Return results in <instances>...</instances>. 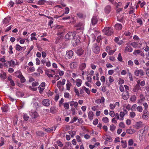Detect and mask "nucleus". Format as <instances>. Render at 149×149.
Returning <instances> with one entry per match:
<instances>
[{"mask_svg":"<svg viewBox=\"0 0 149 149\" xmlns=\"http://www.w3.org/2000/svg\"><path fill=\"white\" fill-rule=\"evenodd\" d=\"M103 33L105 35L108 36H111L113 33V29L111 27H105L102 30Z\"/></svg>","mask_w":149,"mask_h":149,"instance_id":"obj_1","label":"nucleus"},{"mask_svg":"<svg viewBox=\"0 0 149 149\" xmlns=\"http://www.w3.org/2000/svg\"><path fill=\"white\" fill-rule=\"evenodd\" d=\"M4 65L7 67H11L14 68L16 65L15 61L13 60L7 61L3 64Z\"/></svg>","mask_w":149,"mask_h":149,"instance_id":"obj_2","label":"nucleus"},{"mask_svg":"<svg viewBox=\"0 0 149 149\" xmlns=\"http://www.w3.org/2000/svg\"><path fill=\"white\" fill-rule=\"evenodd\" d=\"M56 29L58 30L57 35L58 36L62 35L64 32L65 29L62 26L58 25L56 26Z\"/></svg>","mask_w":149,"mask_h":149,"instance_id":"obj_3","label":"nucleus"},{"mask_svg":"<svg viewBox=\"0 0 149 149\" xmlns=\"http://www.w3.org/2000/svg\"><path fill=\"white\" fill-rule=\"evenodd\" d=\"M75 36V33L73 32H70L66 34L65 36V40H68L73 38V37Z\"/></svg>","mask_w":149,"mask_h":149,"instance_id":"obj_4","label":"nucleus"},{"mask_svg":"<svg viewBox=\"0 0 149 149\" xmlns=\"http://www.w3.org/2000/svg\"><path fill=\"white\" fill-rule=\"evenodd\" d=\"M100 47L98 44L95 43L93 45V50L94 53L96 54L99 53L100 51Z\"/></svg>","mask_w":149,"mask_h":149,"instance_id":"obj_5","label":"nucleus"},{"mask_svg":"<svg viewBox=\"0 0 149 149\" xmlns=\"http://www.w3.org/2000/svg\"><path fill=\"white\" fill-rule=\"evenodd\" d=\"M80 42V40L77 37L74 36L72 39V44L74 46H76Z\"/></svg>","mask_w":149,"mask_h":149,"instance_id":"obj_6","label":"nucleus"},{"mask_svg":"<svg viewBox=\"0 0 149 149\" xmlns=\"http://www.w3.org/2000/svg\"><path fill=\"white\" fill-rule=\"evenodd\" d=\"M149 117V112L148 110H144L142 116V118L143 119L147 120Z\"/></svg>","mask_w":149,"mask_h":149,"instance_id":"obj_7","label":"nucleus"},{"mask_svg":"<svg viewBox=\"0 0 149 149\" xmlns=\"http://www.w3.org/2000/svg\"><path fill=\"white\" fill-rule=\"evenodd\" d=\"M74 52L72 50L67 51L66 53V58L70 59L72 58L73 56Z\"/></svg>","mask_w":149,"mask_h":149,"instance_id":"obj_8","label":"nucleus"},{"mask_svg":"<svg viewBox=\"0 0 149 149\" xmlns=\"http://www.w3.org/2000/svg\"><path fill=\"white\" fill-rule=\"evenodd\" d=\"M134 74L135 76H138L139 74L141 76H143L144 73L143 70L142 69L136 70L134 71Z\"/></svg>","mask_w":149,"mask_h":149,"instance_id":"obj_9","label":"nucleus"},{"mask_svg":"<svg viewBox=\"0 0 149 149\" xmlns=\"http://www.w3.org/2000/svg\"><path fill=\"white\" fill-rule=\"evenodd\" d=\"M65 79H62V81H58L57 85L58 88L60 89L61 88V86L62 85H63L65 84Z\"/></svg>","mask_w":149,"mask_h":149,"instance_id":"obj_10","label":"nucleus"},{"mask_svg":"<svg viewBox=\"0 0 149 149\" xmlns=\"http://www.w3.org/2000/svg\"><path fill=\"white\" fill-rule=\"evenodd\" d=\"M71 107H72L74 106V107L77 110L78 107V103L77 102H74V101H71L69 102Z\"/></svg>","mask_w":149,"mask_h":149,"instance_id":"obj_11","label":"nucleus"},{"mask_svg":"<svg viewBox=\"0 0 149 149\" xmlns=\"http://www.w3.org/2000/svg\"><path fill=\"white\" fill-rule=\"evenodd\" d=\"M11 18L10 17H7L3 19V23L4 25H8L10 22Z\"/></svg>","mask_w":149,"mask_h":149,"instance_id":"obj_12","label":"nucleus"},{"mask_svg":"<svg viewBox=\"0 0 149 149\" xmlns=\"http://www.w3.org/2000/svg\"><path fill=\"white\" fill-rule=\"evenodd\" d=\"M140 99L138 100L137 103L139 104H141L142 102H144L146 100V98L144 95L141 94L139 95Z\"/></svg>","mask_w":149,"mask_h":149,"instance_id":"obj_13","label":"nucleus"},{"mask_svg":"<svg viewBox=\"0 0 149 149\" xmlns=\"http://www.w3.org/2000/svg\"><path fill=\"white\" fill-rule=\"evenodd\" d=\"M42 104L44 106L48 107L50 104V101L48 99H44L42 102Z\"/></svg>","mask_w":149,"mask_h":149,"instance_id":"obj_14","label":"nucleus"},{"mask_svg":"<svg viewBox=\"0 0 149 149\" xmlns=\"http://www.w3.org/2000/svg\"><path fill=\"white\" fill-rule=\"evenodd\" d=\"M123 98L124 100H127L129 97V93L128 91H125V94L123 93L122 94Z\"/></svg>","mask_w":149,"mask_h":149,"instance_id":"obj_15","label":"nucleus"},{"mask_svg":"<svg viewBox=\"0 0 149 149\" xmlns=\"http://www.w3.org/2000/svg\"><path fill=\"white\" fill-rule=\"evenodd\" d=\"M111 10V7L109 5L107 6L104 8V11L105 13L109 14Z\"/></svg>","mask_w":149,"mask_h":149,"instance_id":"obj_16","label":"nucleus"},{"mask_svg":"<svg viewBox=\"0 0 149 149\" xmlns=\"http://www.w3.org/2000/svg\"><path fill=\"white\" fill-rule=\"evenodd\" d=\"M30 114L32 118H36L38 116V113L36 111L31 112Z\"/></svg>","mask_w":149,"mask_h":149,"instance_id":"obj_17","label":"nucleus"},{"mask_svg":"<svg viewBox=\"0 0 149 149\" xmlns=\"http://www.w3.org/2000/svg\"><path fill=\"white\" fill-rule=\"evenodd\" d=\"M98 19L97 16H94L91 19V22L93 25H95L97 22Z\"/></svg>","mask_w":149,"mask_h":149,"instance_id":"obj_18","label":"nucleus"},{"mask_svg":"<svg viewBox=\"0 0 149 149\" xmlns=\"http://www.w3.org/2000/svg\"><path fill=\"white\" fill-rule=\"evenodd\" d=\"M54 128V130H55L56 128V127H53L51 128H49L47 129L44 128L43 129V130L46 131L47 132H50L53 130Z\"/></svg>","mask_w":149,"mask_h":149,"instance_id":"obj_19","label":"nucleus"},{"mask_svg":"<svg viewBox=\"0 0 149 149\" xmlns=\"http://www.w3.org/2000/svg\"><path fill=\"white\" fill-rule=\"evenodd\" d=\"M86 67V64L85 63L80 64L79 67V69L80 70H84Z\"/></svg>","mask_w":149,"mask_h":149,"instance_id":"obj_20","label":"nucleus"},{"mask_svg":"<svg viewBox=\"0 0 149 149\" xmlns=\"http://www.w3.org/2000/svg\"><path fill=\"white\" fill-rule=\"evenodd\" d=\"M141 124L142 122H141L140 121L137 122L136 124L134 125H133V127L136 129L142 127Z\"/></svg>","mask_w":149,"mask_h":149,"instance_id":"obj_21","label":"nucleus"},{"mask_svg":"<svg viewBox=\"0 0 149 149\" xmlns=\"http://www.w3.org/2000/svg\"><path fill=\"white\" fill-rule=\"evenodd\" d=\"M124 50L125 52H131L133 51V49L130 46H126L125 47Z\"/></svg>","mask_w":149,"mask_h":149,"instance_id":"obj_22","label":"nucleus"},{"mask_svg":"<svg viewBox=\"0 0 149 149\" xmlns=\"http://www.w3.org/2000/svg\"><path fill=\"white\" fill-rule=\"evenodd\" d=\"M130 45L134 48L136 49L138 47L139 44L138 42H131Z\"/></svg>","mask_w":149,"mask_h":149,"instance_id":"obj_23","label":"nucleus"},{"mask_svg":"<svg viewBox=\"0 0 149 149\" xmlns=\"http://www.w3.org/2000/svg\"><path fill=\"white\" fill-rule=\"evenodd\" d=\"M6 73L4 72H3L2 74H0V78L3 80L6 79Z\"/></svg>","mask_w":149,"mask_h":149,"instance_id":"obj_24","label":"nucleus"},{"mask_svg":"<svg viewBox=\"0 0 149 149\" xmlns=\"http://www.w3.org/2000/svg\"><path fill=\"white\" fill-rule=\"evenodd\" d=\"M93 112L91 111H90L88 113V118L91 120H92L93 119Z\"/></svg>","mask_w":149,"mask_h":149,"instance_id":"obj_25","label":"nucleus"},{"mask_svg":"<svg viewBox=\"0 0 149 149\" xmlns=\"http://www.w3.org/2000/svg\"><path fill=\"white\" fill-rule=\"evenodd\" d=\"M115 27L116 30H121L122 29L123 26L121 24L117 23L116 24Z\"/></svg>","mask_w":149,"mask_h":149,"instance_id":"obj_26","label":"nucleus"},{"mask_svg":"<svg viewBox=\"0 0 149 149\" xmlns=\"http://www.w3.org/2000/svg\"><path fill=\"white\" fill-rule=\"evenodd\" d=\"M25 47H22L18 44H16L15 46V49L18 51H20L22 50Z\"/></svg>","mask_w":149,"mask_h":149,"instance_id":"obj_27","label":"nucleus"},{"mask_svg":"<svg viewBox=\"0 0 149 149\" xmlns=\"http://www.w3.org/2000/svg\"><path fill=\"white\" fill-rule=\"evenodd\" d=\"M36 35V33L34 32L32 33L31 34V41H32L34 40H37V39L35 37Z\"/></svg>","mask_w":149,"mask_h":149,"instance_id":"obj_28","label":"nucleus"},{"mask_svg":"<svg viewBox=\"0 0 149 149\" xmlns=\"http://www.w3.org/2000/svg\"><path fill=\"white\" fill-rule=\"evenodd\" d=\"M70 65L71 68H75L77 67V64L76 62L71 63H70Z\"/></svg>","mask_w":149,"mask_h":149,"instance_id":"obj_29","label":"nucleus"},{"mask_svg":"<svg viewBox=\"0 0 149 149\" xmlns=\"http://www.w3.org/2000/svg\"><path fill=\"white\" fill-rule=\"evenodd\" d=\"M56 107L55 106L51 107L50 109V112L52 113H54L56 112Z\"/></svg>","mask_w":149,"mask_h":149,"instance_id":"obj_30","label":"nucleus"},{"mask_svg":"<svg viewBox=\"0 0 149 149\" xmlns=\"http://www.w3.org/2000/svg\"><path fill=\"white\" fill-rule=\"evenodd\" d=\"M84 51L81 49H77L76 51V53L77 55L80 56L83 53Z\"/></svg>","mask_w":149,"mask_h":149,"instance_id":"obj_31","label":"nucleus"},{"mask_svg":"<svg viewBox=\"0 0 149 149\" xmlns=\"http://www.w3.org/2000/svg\"><path fill=\"white\" fill-rule=\"evenodd\" d=\"M126 132L128 134H132L134 133L135 131L133 129H130L127 130Z\"/></svg>","mask_w":149,"mask_h":149,"instance_id":"obj_32","label":"nucleus"},{"mask_svg":"<svg viewBox=\"0 0 149 149\" xmlns=\"http://www.w3.org/2000/svg\"><path fill=\"white\" fill-rule=\"evenodd\" d=\"M36 134L38 136L41 137L43 136L44 135L43 132L40 131H37L36 132Z\"/></svg>","mask_w":149,"mask_h":149,"instance_id":"obj_33","label":"nucleus"},{"mask_svg":"<svg viewBox=\"0 0 149 149\" xmlns=\"http://www.w3.org/2000/svg\"><path fill=\"white\" fill-rule=\"evenodd\" d=\"M76 85L78 87H79L81 86L82 83V80L80 79H77L76 80Z\"/></svg>","mask_w":149,"mask_h":149,"instance_id":"obj_34","label":"nucleus"},{"mask_svg":"<svg viewBox=\"0 0 149 149\" xmlns=\"http://www.w3.org/2000/svg\"><path fill=\"white\" fill-rule=\"evenodd\" d=\"M119 115L120 117V120H123L124 117L125 115V112L120 111Z\"/></svg>","mask_w":149,"mask_h":149,"instance_id":"obj_35","label":"nucleus"},{"mask_svg":"<svg viewBox=\"0 0 149 149\" xmlns=\"http://www.w3.org/2000/svg\"><path fill=\"white\" fill-rule=\"evenodd\" d=\"M140 86L136 85L133 88L132 91L134 92H137L140 89Z\"/></svg>","mask_w":149,"mask_h":149,"instance_id":"obj_36","label":"nucleus"},{"mask_svg":"<svg viewBox=\"0 0 149 149\" xmlns=\"http://www.w3.org/2000/svg\"><path fill=\"white\" fill-rule=\"evenodd\" d=\"M15 74L16 77L19 79L23 76L21 72L19 71L15 72Z\"/></svg>","mask_w":149,"mask_h":149,"instance_id":"obj_37","label":"nucleus"},{"mask_svg":"<svg viewBox=\"0 0 149 149\" xmlns=\"http://www.w3.org/2000/svg\"><path fill=\"white\" fill-rule=\"evenodd\" d=\"M82 89L84 90L85 92H86L87 94H90V92L89 89L88 88H86L85 86H84L82 87Z\"/></svg>","mask_w":149,"mask_h":149,"instance_id":"obj_38","label":"nucleus"},{"mask_svg":"<svg viewBox=\"0 0 149 149\" xmlns=\"http://www.w3.org/2000/svg\"><path fill=\"white\" fill-rule=\"evenodd\" d=\"M68 133L71 135L72 137H73L76 133V131H69Z\"/></svg>","mask_w":149,"mask_h":149,"instance_id":"obj_39","label":"nucleus"},{"mask_svg":"<svg viewBox=\"0 0 149 149\" xmlns=\"http://www.w3.org/2000/svg\"><path fill=\"white\" fill-rule=\"evenodd\" d=\"M1 109L4 112H7L8 110V107L6 106H2Z\"/></svg>","mask_w":149,"mask_h":149,"instance_id":"obj_40","label":"nucleus"},{"mask_svg":"<svg viewBox=\"0 0 149 149\" xmlns=\"http://www.w3.org/2000/svg\"><path fill=\"white\" fill-rule=\"evenodd\" d=\"M47 1L45 0H41L38 2V4L39 5H42L45 4Z\"/></svg>","mask_w":149,"mask_h":149,"instance_id":"obj_41","label":"nucleus"},{"mask_svg":"<svg viewBox=\"0 0 149 149\" xmlns=\"http://www.w3.org/2000/svg\"><path fill=\"white\" fill-rule=\"evenodd\" d=\"M137 105L136 104H134L131 107L130 110L132 111H136Z\"/></svg>","mask_w":149,"mask_h":149,"instance_id":"obj_42","label":"nucleus"},{"mask_svg":"<svg viewBox=\"0 0 149 149\" xmlns=\"http://www.w3.org/2000/svg\"><path fill=\"white\" fill-rule=\"evenodd\" d=\"M136 109L138 111L140 112H142L143 110V109L142 107L141 106H139L136 107Z\"/></svg>","mask_w":149,"mask_h":149,"instance_id":"obj_43","label":"nucleus"},{"mask_svg":"<svg viewBox=\"0 0 149 149\" xmlns=\"http://www.w3.org/2000/svg\"><path fill=\"white\" fill-rule=\"evenodd\" d=\"M124 34L127 36H131V37L132 36L131 33L129 31H125L124 32Z\"/></svg>","mask_w":149,"mask_h":149,"instance_id":"obj_44","label":"nucleus"},{"mask_svg":"<svg viewBox=\"0 0 149 149\" xmlns=\"http://www.w3.org/2000/svg\"><path fill=\"white\" fill-rule=\"evenodd\" d=\"M63 105L65 109H68L69 108V103L65 102L64 103Z\"/></svg>","mask_w":149,"mask_h":149,"instance_id":"obj_45","label":"nucleus"},{"mask_svg":"<svg viewBox=\"0 0 149 149\" xmlns=\"http://www.w3.org/2000/svg\"><path fill=\"white\" fill-rule=\"evenodd\" d=\"M29 117L28 116L27 114L24 113L23 116V118L25 121H27L29 119Z\"/></svg>","mask_w":149,"mask_h":149,"instance_id":"obj_46","label":"nucleus"},{"mask_svg":"<svg viewBox=\"0 0 149 149\" xmlns=\"http://www.w3.org/2000/svg\"><path fill=\"white\" fill-rule=\"evenodd\" d=\"M140 50L135 49L134 50L133 54L135 56H136L138 54H139L140 53Z\"/></svg>","mask_w":149,"mask_h":149,"instance_id":"obj_47","label":"nucleus"},{"mask_svg":"<svg viewBox=\"0 0 149 149\" xmlns=\"http://www.w3.org/2000/svg\"><path fill=\"white\" fill-rule=\"evenodd\" d=\"M68 83L66 84L67 89L69 90L70 89V86H71L70 83L69 81H68Z\"/></svg>","mask_w":149,"mask_h":149,"instance_id":"obj_48","label":"nucleus"},{"mask_svg":"<svg viewBox=\"0 0 149 149\" xmlns=\"http://www.w3.org/2000/svg\"><path fill=\"white\" fill-rule=\"evenodd\" d=\"M13 47L12 45H10L9 46L8 49L9 51H8V52L9 53L11 54H12L13 53Z\"/></svg>","mask_w":149,"mask_h":149,"instance_id":"obj_49","label":"nucleus"},{"mask_svg":"<svg viewBox=\"0 0 149 149\" xmlns=\"http://www.w3.org/2000/svg\"><path fill=\"white\" fill-rule=\"evenodd\" d=\"M116 128V127L114 125H112L110 126V130L111 131L113 132L115 129Z\"/></svg>","mask_w":149,"mask_h":149,"instance_id":"obj_50","label":"nucleus"},{"mask_svg":"<svg viewBox=\"0 0 149 149\" xmlns=\"http://www.w3.org/2000/svg\"><path fill=\"white\" fill-rule=\"evenodd\" d=\"M136 99V97L134 95L132 96L130 98V100L132 102H134Z\"/></svg>","mask_w":149,"mask_h":149,"instance_id":"obj_51","label":"nucleus"},{"mask_svg":"<svg viewBox=\"0 0 149 149\" xmlns=\"http://www.w3.org/2000/svg\"><path fill=\"white\" fill-rule=\"evenodd\" d=\"M102 120L105 123H107L109 121V119L107 117L103 118L102 119Z\"/></svg>","mask_w":149,"mask_h":149,"instance_id":"obj_52","label":"nucleus"},{"mask_svg":"<svg viewBox=\"0 0 149 149\" xmlns=\"http://www.w3.org/2000/svg\"><path fill=\"white\" fill-rule=\"evenodd\" d=\"M136 116V114L134 112L132 111L130 112V116L132 118H134Z\"/></svg>","mask_w":149,"mask_h":149,"instance_id":"obj_53","label":"nucleus"},{"mask_svg":"<svg viewBox=\"0 0 149 149\" xmlns=\"http://www.w3.org/2000/svg\"><path fill=\"white\" fill-rule=\"evenodd\" d=\"M56 143H57L59 147H61L63 146V144L60 141L58 140L56 141Z\"/></svg>","mask_w":149,"mask_h":149,"instance_id":"obj_54","label":"nucleus"},{"mask_svg":"<svg viewBox=\"0 0 149 149\" xmlns=\"http://www.w3.org/2000/svg\"><path fill=\"white\" fill-rule=\"evenodd\" d=\"M148 126H145L143 130V133H147L148 130Z\"/></svg>","mask_w":149,"mask_h":149,"instance_id":"obj_55","label":"nucleus"},{"mask_svg":"<svg viewBox=\"0 0 149 149\" xmlns=\"http://www.w3.org/2000/svg\"><path fill=\"white\" fill-rule=\"evenodd\" d=\"M76 109L75 107H71V111L72 112V114L73 115H74L76 113Z\"/></svg>","mask_w":149,"mask_h":149,"instance_id":"obj_56","label":"nucleus"},{"mask_svg":"<svg viewBox=\"0 0 149 149\" xmlns=\"http://www.w3.org/2000/svg\"><path fill=\"white\" fill-rule=\"evenodd\" d=\"M27 67L29 68V70L31 72H34L35 70V69L34 67H29L28 66H26Z\"/></svg>","mask_w":149,"mask_h":149,"instance_id":"obj_57","label":"nucleus"},{"mask_svg":"<svg viewBox=\"0 0 149 149\" xmlns=\"http://www.w3.org/2000/svg\"><path fill=\"white\" fill-rule=\"evenodd\" d=\"M105 139L106 141H108L109 142H111L112 141V139L110 136L106 137Z\"/></svg>","mask_w":149,"mask_h":149,"instance_id":"obj_58","label":"nucleus"},{"mask_svg":"<svg viewBox=\"0 0 149 149\" xmlns=\"http://www.w3.org/2000/svg\"><path fill=\"white\" fill-rule=\"evenodd\" d=\"M70 11L69 8L68 7H66L65 8L64 13L66 14H68Z\"/></svg>","mask_w":149,"mask_h":149,"instance_id":"obj_59","label":"nucleus"},{"mask_svg":"<svg viewBox=\"0 0 149 149\" xmlns=\"http://www.w3.org/2000/svg\"><path fill=\"white\" fill-rule=\"evenodd\" d=\"M117 58L118 60L120 61H122V58L121 56V54L120 53H119L118 54Z\"/></svg>","mask_w":149,"mask_h":149,"instance_id":"obj_60","label":"nucleus"},{"mask_svg":"<svg viewBox=\"0 0 149 149\" xmlns=\"http://www.w3.org/2000/svg\"><path fill=\"white\" fill-rule=\"evenodd\" d=\"M109 81L110 83H111L114 81V79L112 77L110 76L109 77Z\"/></svg>","mask_w":149,"mask_h":149,"instance_id":"obj_61","label":"nucleus"},{"mask_svg":"<svg viewBox=\"0 0 149 149\" xmlns=\"http://www.w3.org/2000/svg\"><path fill=\"white\" fill-rule=\"evenodd\" d=\"M20 79L21 82L22 83H23L25 81L26 79L23 76H22V77Z\"/></svg>","mask_w":149,"mask_h":149,"instance_id":"obj_62","label":"nucleus"},{"mask_svg":"<svg viewBox=\"0 0 149 149\" xmlns=\"http://www.w3.org/2000/svg\"><path fill=\"white\" fill-rule=\"evenodd\" d=\"M98 120L96 118L95 119L93 122V124L95 125H96L98 123Z\"/></svg>","mask_w":149,"mask_h":149,"instance_id":"obj_63","label":"nucleus"},{"mask_svg":"<svg viewBox=\"0 0 149 149\" xmlns=\"http://www.w3.org/2000/svg\"><path fill=\"white\" fill-rule=\"evenodd\" d=\"M70 95L69 93L68 92H65L64 93V97L66 98H69Z\"/></svg>","mask_w":149,"mask_h":149,"instance_id":"obj_64","label":"nucleus"}]
</instances>
